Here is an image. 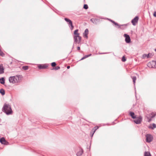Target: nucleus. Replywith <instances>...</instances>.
<instances>
[{
  "label": "nucleus",
  "instance_id": "obj_1",
  "mask_svg": "<svg viewBox=\"0 0 156 156\" xmlns=\"http://www.w3.org/2000/svg\"><path fill=\"white\" fill-rule=\"evenodd\" d=\"M2 111L7 115H11L12 113L11 106L9 104H4L2 108Z\"/></svg>",
  "mask_w": 156,
  "mask_h": 156
},
{
  "label": "nucleus",
  "instance_id": "obj_2",
  "mask_svg": "<svg viewBox=\"0 0 156 156\" xmlns=\"http://www.w3.org/2000/svg\"><path fill=\"white\" fill-rule=\"evenodd\" d=\"M17 79H19L17 76H10L9 78V81L10 83H14L17 81Z\"/></svg>",
  "mask_w": 156,
  "mask_h": 156
},
{
  "label": "nucleus",
  "instance_id": "obj_3",
  "mask_svg": "<svg viewBox=\"0 0 156 156\" xmlns=\"http://www.w3.org/2000/svg\"><path fill=\"white\" fill-rule=\"evenodd\" d=\"M146 141L147 142L150 143L152 141L153 139V136L150 134H147L146 135Z\"/></svg>",
  "mask_w": 156,
  "mask_h": 156
},
{
  "label": "nucleus",
  "instance_id": "obj_4",
  "mask_svg": "<svg viewBox=\"0 0 156 156\" xmlns=\"http://www.w3.org/2000/svg\"><path fill=\"white\" fill-rule=\"evenodd\" d=\"M74 42L76 43L79 44L81 40V37L80 36H74Z\"/></svg>",
  "mask_w": 156,
  "mask_h": 156
},
{
  "label": "nucleus",
  "instance_id": "obj_5",
  "mask_svg": "<svg viewBox=\"0 0 156 156\" xmlns=\"http://www.w3.org/2000/svg\"><path fill=\"white\" fill-rule=\"evenodd\" d=\"M148 66L150 67L156 68V62L153 61L149 62L147 64Z\"/></svg>",
  "mask_w": 156,
  "mask_h": 156
},
{
  "label": "nucleus",
  "instance_id": "obj_6",
  "mask_svg": "<svg viewBox=\"0 0 156 156\" xmlns=\"http://www.w3.org/2000/svg\"><path fill=\"white\" fill-rule=\"evenodd\" d=\"M135 119L134 120V122L137 124H140L141 122L142 117L140 116L136 118L135 117Z\"/></svg>",
  "mask_w": 156,
  "mask_h": 156
},
{
  "label": "nucleus",
  "instance_id": "obj_7",
  "mask_svg": "<svg viewBox=\"0 0 156 156\" xmlns=\"http://www.w3.org/2000/svg\"><path fill=\"white\" fill-rule=\"evenodd\" d=\"M124 36L125 38V41L127 43H130L131 40L129 36L127 34H125L124 35Z\"/></svg>",
  "mask_w": 156,
  "mask_h": 156
},
{
  "label": "nucleus",
  "instance_id": "obj_8",
  "mask_svg": "<svg viewBox=\"0 0 156 156\" xmlns=\"http://www.w3.org/2000/svg\"><path fill=\"white\" fill-rule=\"evenodd\" d=\"M48 66V65L47 64H39L38 67L39 69H45L47 68Z\"/></svg>",
  "mask_w": 156,
  "mask_h": 156
},
{
  "label": "nucleus",
  "instance_id": "obj_9",
  "mask_svg": "<svg viewBox=\"0 0 156 156\" xmlns=\"http://www.w3.org/2000/svg\"><path fill=\"white\" fill-rule=\"evenodd\" d=\"M138 17L137 16L135 17L132 20L131 22L133 25L134 26H135L138 22Z\"/></svg>",
  "mask_w": 156,
  "mask_h": 156
},
{
  "label": "nucleus",
  "instance_id": "obj_10",
  "mask_svg": "<svg viewBox=\"0 0 156 156\" xmlns=\"http://www.w3.org/2000/svg\"><path fill=\"white\" fill-rule=\"evenodd\" d=\"M153 55L151 53H149L148 54H144L142 55V58H144L146 57L147 58H151Z\"/></svg>",
  "mask_w": 156,
  "mask_h": 156
},
{
  "label": "nucleus",
  "instance_id": "obj_11",
  "mask_svg": "<svg viewBox=\"0 0 156 156\" xmlns=\"http://www.w3.org/2000/svg\"><path fill=\"white\" fill-rule=\"evenodd\" d=\"M89 33V30L87 29H86L84 31V32L83 33V36L85 38H88V34Z\"/></svg>",
  "mask_w": 156,
  "mask_h": 156
},
{
  "label": "nucleus",
  "instance_id": "obj_12",
  "mask_svg": "<svg viewBox=\"0 0 156 156\" xmlns=\"http://www.w3.org/2000/svg\"><path fill=\"white\" fill-rule=\"evenodd\" d=\"M83 153V150L81 148H79L76 154L77 156H80Z\"/></svg>",
  "mask_w": 156,
  "mask_h": 156
},
{
  "label": "nucleus",
  "instance_id": "obj_13",
  "mask_svg": "<svg viewBox=\"0 0 156 156\" xmlns=\"http://www.w3.org/2000/svg\"><path fill=\"white\" fill-rule=\"evenodd\" d=\"M0 142L2 144H4L5 145H7V143H8L4 137H2L0 139Z\"/></svg>",
  "mask_w": 156,
  "mask_h": 156
},
{
  "label": "nucleus",
  "instance_id": "obj_14",
  "mask_svg": "<svg viewBox=\"0 0 156 156\" xmlns=\"http://www.w3.org/2000/svg\"><path fill=\"white\" fill-rule=\"evenodd\" d=\"M109 20L112 23H113L115 26H116L117 27H118V28H120L121 26H126V25H125V24L123 25H119L117 23H115L114 21H113L110 19H109Z\"/></svg>",
  "mask_w": 156,
  "mask_h": 156
},
{
  "label": "nucleus",
  "instance_id": "obj_15",
  "mask_svg": "<svg viewBox=\"0 0 156 156\" xmlns=\"http://www.w3.org/2000/svg\"><path fill=\"white\" fill-rule=\"evenodd\" d=\"M148 128L151 129H153L154 128H156V125L154 123L151 124L149 125Z\"/></svg>",
  "mask_w": 156,
  "mask_h": 156
},
{
  "label": "nucleus",
  "instance_id": "obj_16",
  "mask_svg": "<svg viewBox=\"0 0 156 156\" xmlns=\"http://www.w3.org/2000/svg\"><path fill=\"white\" fill-rule=\"evenodd\" d=\"M69 25H70V29H71V30H72L74 28V26L72 24V21L69 20Z\"/></svg>",
  "mask_w": 156,
  "mask_h": 156
},
{
  "label": "nucleus",
  "instance_id": "obj_17",
  "mask_svg": "<svg viewBox=\"0 0 156 156\" xmlns=\"http://www.w3.org/2000/svg\"><path fill=\"white\" fill-rule=\"evenodd\" d=\"M5 83V79L4 77H2L0 78V83L2 84H4Z\"/></svg>",
  "mask_w": 156,
  "mask_h": 156
},
{
  "label": "nucleus",
  "instance_id": "obj_18",
  "mask_svg": "<svg viewBox=\"0 0 156 156\" xmlns=\"http://www.w3.org/2000/svg\"><path fill=\"white\" fill-rule=\"evenodd\" d=\"M90 21L93 23L96 24L98 22V20L95 18H92L91 19Z\"/></svg>",
  "mask_w": 156,
  "mask_h": 156
},
{
  "label": "nucleus",
  "instance_id": "obj_19",
  "mask_svg": "<svg viewBox=\"0 0 156 156\" xmlns=\"http://www.w3.org/2000/svg\"><path fill=\"white\" fill-rule=\"evenodd\" d=\"M78 30L77 29L75 30L74 32V36H79V34L78 33Z\"/></svg>",
  "mask_w": 156,
  "mask_h": 156
},
{
  "label": "nucleus",
  "instance_id": "obj_20",
  "mask_svg": "<svg viewBox=\"0 0 156 156\" xmlns=\"http://www.w3.org/2000/svg\"><path fill=\"white\" fill-rule=\"evenodd\" d=\"M0 93L2 95H4L5 93V90L3 89H0Z\"/></svg>",
  "mask_w": 156,
  "mask_h": 156
},
{
  "label": "nucleus",
  "instance_id": "obj_21",
  "mask_svg": "<svg viewBox=\"0 0 156 156\" xmlns=\"http://www.w3.org/2000/svg\"><path fill=\"white\" fill-rule=\"evenodd\" d=\"M129 114L133 118L135 119V118L136 117L135 116V114L134 112H130Z\"/></svg>",
  "mask_w": 156,
  "mask_h": 156
},
{
  "label": "nucleus",
  "instance_id": "obj_22",
  "mask_svg": "<svg viewBox=\"0 0 156 156\" xmlns=\"http://www.w3.org/2000/svg\"><path fill=\"white\" fill-rule=\"evenodd\" d=\"M144 156H151V155L150 152H145Z\"/></svg>",
  "mask_w": 156,
  "mask_h": 156
},
{
  "label": "nucleus",
  "instance_id": "obj_23",
  "mask_svg": "<svg viewBox=\"0 0 156 156\" xmlns=\"http://www.w3.org/2000/svg\"><path fill=\"white\" fill-rule=\"evenodd\" d=\"M4 69L2 66L0 68V74H2L4 72Z\"/></svg>",
  "mask_w": 156,
  "mask_h": 156
},
{
  "label": "nucleus",
  "instance_id": "obj_24",
  "mask_svg": "<svg viewBox=\"0 0 156 156\" xmlns=\"http://www.w3.org/2000/svg\"><path fill=\"white\" fill-rule=\"evenodd\" d=\"M91 54H89V55H85L81 59V60H83L87 58L88 57L90 56H91Z\"/></svg>",
  "mask_w": 156,
  "mask_h": 156
},
{
  "label": "nucleus",
  "instance_id": "obj_25",
  "mask_svg": "<svg viewBox=\"0 0 156 156\" xmlns=\"http://www.w3.org/2000/svg\"><path fill=\"white\" fill-rule=\"evenodd\" d=\"M132 78L133 80V81L134 84H135V81L136 80V76H133L132 77Z\"/></svg>",
  "mask_w": 156,
  "mask_h": 156
},
{
  "label": "nucleus",
  "instance_id": "obj_26",
  "mask_svg": "<svg viewBox=\"0 0 156 156\" xmlns=\"http://www.w3.org/2000/svg\"><path fill=\"white\" fill-rule=\"evenodd\" d=\"M28 66H24L22 67V69L25 70H26L28 69Z\"/></svg>",
  "mask_w": 156,
  "mask_h": 156
},
{
  "label": "nucleus",
  "instance_id": "obj_27",
  "mask_svg": "<svg viewBox=\"0 0 156 156\" xmlns=\"http://www.w3.org/2000/svg\"><path fill=\"white\" fill-rule=\"evenodd\" d=\"M4 54L3 53L1 49L0 48V55L3 57L4 56Z\"/></svg>",
  "mask_w": 156,
  "mask_h": 156
},
{
  "label": "nucleus",
  "instance_id": "obj_28",
  "mask_svg": "<svg viewBox=\"0 0 156 156\" xmlns=\"http://www.w3.org/2000/svg\"><path fill=\"white\" fill-rule=\"evenodd\" d=\"M98 126H95L94 127V129H93V130L94 129V133H93L92 134V136H93V135L94 134V133H95V131L97 130V129H98Z\"/></svg>",
  "mask_w": 156,
  "mask_h": 156
},
{
  "label": "nucleus",
  "instance_id": "obj_29",
  "mask_svg": "<svg viewBox=\"0 0 156 156\" xmlns=\"http://www.w3.org/2000/svg\"><path fill=\"white\" fill-rule=\"evenodd\" d=\"M60 69V67L59 66H57L55 67L54 68H53L52 69H55V70H57L58 69Z\"/></svg>",
  "mask_w": 156,
  "mask_h": 156
},
{
  "label": "nucleus",
  "instance_id": "obj_30",
  "mask_svg": "<svg viewBox=\"0 0 156 156\" xmlns=\"http://www.w3.org/2000/svg\"><path fill=\"white\" fill-rule=\"evenodd\" d=\"M56 63L55 62H52L51 64V66H52V67H55L56 66Z\"/></svg>",
  "mask_w": 156,
  "mask_h": 156
},
{
  "label": "nucleus",
  "instance_id": "obj_31",
  "mask_svg": "<svg viewBox=\"0 0 156 156\" xmlns=\"http://www.w3.org/2000/svg\"><path fill=\"white\" fill-rule=\"evenodd\" d=\"M83 8L85 9H87L88 8V6L87 5L85 4L84 5Z\"/></svg>",
  "mask_w": 156,
  "mask_h": 156
},
{
  "label": "nucleus",
  "instance_id": "obj_32",
  "mask_svg": "<svg viewBox=\"0 0 156 156\" xmlns=\"http://www.w3.org/2000/svg\"><path fill=\"white\" fill-rule=\"evenodd\" d=\"M122 62H125L126 61V59L124 57V56H123L122 58Z\"/></svg>",
  "mask_w": 156,
  "mask_h": 156
},
{
  "label": "nucleus",
  "instance_id": "obj_33",
  "mask_svg": "<svg viewBox=\"0 0 156 156\" xmlns=\"http://www.w3.org/2000/svg\"><path fill=\"white\" fill-rule=\"evenodd\" d=\"M65 20L67 23L68 22V18H65Z\"/></svg>",
  "mask_w": 156,
  "mask_h": 156
},
{
  "label": "nucleus",
  "instance_id": "obj_34",
  "mask_svg": "<svg viewBox=\"0 0 156 156\" xmlns=\"http://www.w3.org/2000/svg\"><path fill=\"white\" fill-rule=\"evenodd\" d=\"M153 15H154V16L156 17V11L154 12L153 14Z\"/></svg>",
  "mask_w": 156,
  "mask_h": 156
},
{
  "label": "nucleus",
  "instance_id": "obj_35",
  "mask_svg": "<svg viewBox=\"0 0 156 156\" xmlns=\"http://www.w3.org/2000/svg\"><path fill=\"white\" fill-rule=\"evenodd\" d=\"M77 49L78 50H80V47H77Z\"/></svg>",
  "mask_w": 156,
  "mask_h": 156
},
{
  "label": "nucleus",
  "instance_id": "obj_36",
  "mask_svg": "<svg viewBox=\"0 0 156 156\" xmlns=\"http://www.w3.org/2000/svg\"><path fill=\"white\" fill-rule=\"evenodd\" d=\"M66 67H67V68L68 69V68H69L68 66H67Z\"/></svg>",
  "mask_w": 156,
  "mask_h": 156
},
{
  "label": "nucleus",
  "instance_id": "obj_37",
  "mask_svg": "<svg viewBox=\"0 0 156 156\" xmlns=\"http://www.w3.org/2000/svg\"><path fill=\"white\" fill-rule=\"evenodd\" d=\"M2 67V66H0V68H1Z\"/></svg>",
  "mask_w": 156,
  "mask_h": 156
},
{
  "label": "nucleus",
  "instance_id": "obj_38",
  "mask_svg": "<svg viewBox=\"0 0 156 156\" xmlns=\"http://www.w3.org/2000/svg\"><path fill=\"white\" fill-rule=\"evenodd\" d=\"M155 51H156V48L155 49Z\"/></svg>",
  "mask_w": 156,
  "mask_h": 156
},
{
  "label": "nucleus",
  "instance_id": "obj_39",
  "mask_svg": "<svg viewBox=\"0 0 156 156\" xmlns=\"http://www.w3.org/2000/svg\"><path fill=\"white\" fill-rule=\"evenodd\" d=\"M69 68H70V66H69Z\"/></svg>",
  "mask_w": 156,
  "mask_h": 156
}]
</instances>
